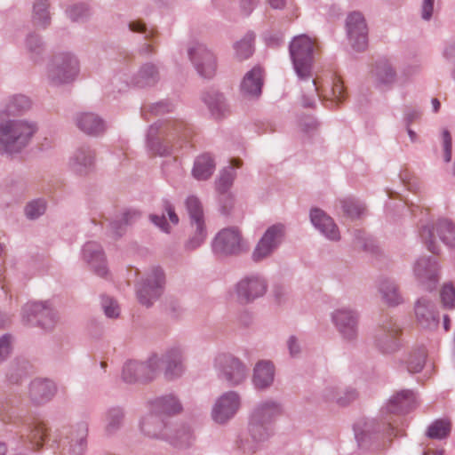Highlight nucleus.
<instances>
[{"label":"nucleus","instance_id":"obj_1","mask_svg":"<svg viewBox=\"0 0 455 455\" xmlns=\"http://www.w3.org/2000/svg\"><path fill=\"white\" fill-rule=\"evenodd\" d=\"M290 58L293 70L301 83L302 104L306 108L314 107L320 99L319 89L313 77L314 44L307 35L293 37L289 45Z\"/></svg>","mask_w":455,"mask_h":455},{"label":"nucleus","instance_id":"obj_2","mask_svg":"<svg viewBox=\"0 0 455 455\" xmlns=\"http://www.w3.org/2000/svg\"><path fill=\"white\" fill-rule=\"evenodd\" d=\"M20 400L16 395H4L0 398V417L4 423L12 424L19 429L20 437L28 448L38 451L48 436V428L43 420L33 418L19 407Z\"/></svg>","mask_w":455,"mask_h":455},{"label":"nucleus","instance_id":"obj_3","mask_svg":"<svg viewBox=\"0 0 455 455\" xmlns=\"http://www.w3.org/2000/svg\"><path fill=\"white\" fill-rule=\"evenodd\" d=\"M416 402L415 394L409 389L401 390L391 396L380 410L381 416L383 417L381 426L378 425L376 427H373V420L366 421L363 427H361L359 423L355 426V437L358 446H363L365 436L372 432L383 431L387 432L389 435H396L397 434L395 433V422L391 415L407 413L414 408Z\"/></svg>","mask_w":455,"mask_h":455},{"label":"nucleus","instance_id":"obj_4","mask_svg":"<svg viewBox=\"0 0 455 455\" xmlns=\"http://www.w3.org/2000/svg\"><path fill=\"white\" fill-rule=\"evenodd\" d=\"M189 132V129L181 121L157 122L148 128L147 147L154 156H167L178 148L180 140L188 137Z\"/></svg>","mask_w":455,"mask_h":455},{"label":"nucleus","instance_id":"obj_5","mask_svg":"<svg viewBox=\"0 0 455 455\" xmlns=\"http://www.w3.org/2000/svg\"><path fill=\"white\" fill-rule=\"evenodd\" d=\"M36 122L25 119L7 120L0 123V153L15 155L20 153L31 142L37 132Z\"/></svg>","mask_w":455,"mask_h":455},{"label":"nucleus","instance_id":"obj_6","mask_svg":"<svg viewBox=\"0 0 455 455\" xmlns=\"http://www.w3.org/2000/svg\"><path fill=\"white\" fill-rule=\"evenodd\" d=\"M88 432L89 425L84 420L63 427L53 435L51 447L59 455H84L87 448Z\"/></svg>","mask_w":455,"mask_h":455},{"label":"nucleus","instance_id":"obj_7","mask_svg":"<svg viewBox=\"0 0 455 455\" xmlns=\"http://www.w3.org/2000/svg\"><path fill=\"white\" fill-rule=\"evenodd\" d=\"M248 436L239 435L235 442L236 450L244 455H252L275 434V425L248 419Z\"/></svg>","mask_w":455,"mask_h":455},{"label":"nucleus","instance_id":"obj_8","mask_svg":"<svg viewBox=\"0 0 455 455\" xmlns=\"http://www.w3.org/2000/svg\"><path fill=\"white\" fill-rule=\"evenodd\" d=\"M78 72V60L70 52H60L53 55L46 68L48 83L53 86L73 82Z\"/></svg>","mask_w":455,"mask_h":455},{"label":"nucleus","instance_id":"obj_9","mask_svg":"<svg viewBox=\"0 0 455 455\" xmlns=\"http://www.w3.org/2000/svg\"><path fill=\"white\" fill-rule=\"evenodd\" d=\"M21 320L26 325L52 331L59 321V315L49 302L32 301L22 307Z\"/></svg>","mask_w":455,"mask_h":455},{"label":"nucleus","instance_id":"obj_10","mask_svg":"<svg viewBox=\"0 0 455 455\" xmlns=\"http://www.w3.org/2000/svg\"><path fill=\"white\" fill-rule=\"evenodd\" d=\"M436 236L449 248H455V226L448 219H439L435 225L427 224L421 227L419 237L428 251L439 252Z\"/></svg>","mask_w":455,"mask_h":455},{"label":"nucleus","instance_id":"obj_11","mask_svg":"<svg viewBox=\"0 0 455 455\" xmlns=\"http://www.w3.org/2000/svg\"><path fill=\"white\" fill-rule=\"evenodd\" d=\"M286 228L282 223L269 226L255 244L251 259L255 263L270 259L279 249L285 239Z\"/></svg>","mask_w":455,"mask_h":455},{"label":"nucleus","instance_id":"obj_12","mask_svg":"<svg viewBox=\"0 0 455 455\" xmlns=\"http://www.w3.org/2000/svg\"><path fill=\"white\" fill-rule=\"evenodd\" d=\"M268 289L267 278L253 272L243 275L234 286V294L240 304L248 305L265 296Z\"/></svg>","mask_w":455,"mask_h":455},{"label":"nucleus","instance_id":"obj_13","mask_svg":"<svg viewBox=\"0 0 455 455\" xmlns=\"http://www.w3.org/2000/svg\"><path fill=\"white\" fill-rule=\"evenodd\" d=\"M165 275L160 267H153L147 276L136 283L139 302L150 307L161 297L164 290Z\"/></svg>","mask_w":455,"mask_h":455},{"label":"nucleus","instance_id":"obj_14","mask_svg":"<svg viewBox=\"0 0 455 455\" xmlns=\"http://www.w3.org/2000/svg\"><path fill=\"white\" fill-rule=\"evenodd\" d=\"M157 354H152L146 361H128L124 363L122 379L127 384H148L158 375Z\"/></svg>","mask_w":455,"mask_h":455},{"label":"nucleus","instance_id":"obj_15","mask_svg":"<svg viewBox=\"0 0 455 455\" xmlns=\"http://www.w3.org/2000/svg\"><path fill=\"white\" fill-rule=\"evenodd\" d=\"M331 321L340 337L347 342H355L359 333V311L350 306H342L331 313Z\"/></svg>","mask_w":455,"mask_h":455},{"label":"nucleus","instance_id":"obj_16","mask_svg":"<svg viewBox=\"0 0 455 455\" xmlns=\"http://www.w3.org/2000/svg\"><path fill=\"white\" fill-rule=\"evenodd\" d=\"M214 368L218 377L231 387L242 384L248 375L245 364L231 354L218 355L214 359Z\"/></svg>","mask_w":455,"mask_h":455},{"label":"nucleus","instance_id":"obj_17","mask_svg":"<svg viewBox=\"0 0 455 455\" xmlns=\"http://www.w3.org/2000/svg\"><path fill=\"white\" fill-rule=\"evenodd\" d=\"M215 253L223 256L240 254L244 249V241L237 227H228L220 230L212 241Z\"/></svg>","mask_w":455,"mask_h":455},{"label":"nucleus","instance_id":"obj_18","mask_svg":"<svg viewBox=\"0 0 455 455\" xmlns=\"http://www.w3.org/2000/svg\"><path fill=\"white\" fill-rule=\"evenodd\" d=\"M240 395L235 391H228L220 395L212 409V419L219 425H226L233 419L241 408Z\"/></svg>","mask_w":455,"mask_h":455},{"label":"nucleus","instance_id":"obj_19","mask_svg":"<svg viewBox=\"0 0 455 455\" xmlns=\"http://www.w3.org/2000/svg\"><path fill=\"white\" fill-rule=\"evenodd\" d=\"M439 264L432 256L418 258L412 267L415 279L423 289L432 291L439 282Z\"/></svg>","mask_w":455,"mask_h":455},{"label":"nucleus","instance_id":"obj_20","mask_svg":"<svg viewBox=\"0 0 455 455\" xmlns=\"http://www.w3.org/2000/svg\"><path fill=\"white\" fill-rule=\"evenodd\" d=\"M172 420L166 417L153 413L148 411L147 414L141 417L139 428L140 433L147 438L158 441H171L172 437L168 435Z\"/></svg>","mask_w":455,"mask_h":455},{"label":"nucleus","instance_id":"obj_21","mask_svg":"<svg viewBox=\"0 0 455 455\" xmlns=\"http://www.w3.org/2000/svg\"><path fill=\"white\" fill-rule=\"evenodd\" d=\"M401 328L396 321L390 319L384 322L378 329L374 344L378 350L385 355L394 354L399 350L401 344L398 334Z\"/></svg>","mask_w":455,"mask_h":455},{"label":"nucleus","instance_id":"obj_22","mask_svg":"<svg viewBox=\"0 0 455 455\" xmlns=\"http://www.w3.org/2000/svg\"><path fill=\"white\" fill-rule=\"evenodd\" d=\"M347 37L351 47L356 52L364 51L368 45V28L360 12H352L346 20Z\"/></svg>","mask_w":455,"mask_h":455},{"label":"nucleus","instance_id":"obj_23","mask_svg":"<svg viewBox=\"0 0 455 455\" xmlns=\"http://www.w3.org/2000/svg\"><path fill=\"white\" fill-rule=\"evenodd\" d=\"M417 323L428 331L435 330L440 323V315L435 301L428 296L419 297L414 304Z\"/></svg>","mask_w":455,"mask_h":455},{"label":"nucleus","instance_id":"obj_24","mask_svg":"<svg viewBox=\"0 0 455 455\" xmlns=\"http://www.w3.org/2000/svg\"><path fill=\"white\" fill-rule=\"evenodd\" d=\"M158 374L163 371L167 380L180 378L183 371V356L179 347H172L164 353L157 354Z\"/></svg>","mask_w":455,"mask_h":455},{"label":"nucleus","instance_id":"obj_25","mask_svg":"<svg viewBox=\"0 0 455 455\" xmlns=\"http://www.w3.org/2000/svg\"><path fill=\"white\" fill-rule=\"evenodd\" d=\"M160 80V72L158 67L153 62H146L140 66L137 73L124 80V84L118 88V91L133 85L139 88H147L155 86Z\"/></svg>","mask_w":455,"mask_h":455},{"label":"nucleus","instance_id":"obj_26","mask_svg":"<svg viewBox=\"0 0 455 455\" xmlns=\"http://www.w3.org/2000/svg\"><path fill=\"white\" fill-rule=\"evenodd\" d=\"M283 413L282 403L273 398H267L258 402L249 413L248 419L260 422L274 424L275 420Z\"/></svg>","mask_w":455,"mask_h":455},{"label":"nucleus","instance_id":"obj_27","mask_svg":"<svg viewBox=\"0 0 455 455\" xmlns=\"http://www.w3.org/2000/svg\"><path fill=\"white\" fill-rule=\"evenodd\" d=\"M312 225L330 241H339V230L333 219L319 208H313L309 213Z\"/></svg>","mask_w":455,"mask_h":455},{"label":"nucleus","instance_id":"obj_28","mask_svg":"<svg viewBox=\"0 0 455 455\" xmlns=\"http://www.w3.org/2000/svg\"><path fill=\"white\" fill-rule=\"evenodd\" d=\"M75 123L80 131L92 137L103 135L108 129L107 123L100 116L92 112L76 114Z\"/></svg>","mask_w":455,"mask_h":455},{"label":"nucleus","instance_id":"obj_29","mask_svg":"<svg viewBox=\"0 0 455 455\" xmlns=\"http://www.w3.org/2000/svg\"><path fill=\"white\" fill-rule=\"evenodd\" d=\"M148 404L149 411L167 419L179 414L182 411L180 400L172 394L157 396L149 400Z\"/></svg>","mask_w":455,"mask_h":455},{"label":"nucleus","instance_id":"obj_30","mask_svg":"<svg viewBox=\"0 0 455 455\" xmlns=\"http://www.w3.org/2000/svg\"><path fill=\"white\" fill-rule=\"evenodd\" d=\"M57 392L55 383L47 379H36L29 384L28 396L36 405L50 402Z\"/></svg>","mask_w":455,"mask_h":455},{"label":"nucleus","instance_id":"obj_31","mask_svg":"<svg viewBox=\"0 0 455 455\" xmlns=\"http://www.w3.org/2000/svg\"><path fill=\"white\" fill-rule=\"evenodd\" d=\"M83 257L99 276L108 274L105 253L101 245L96 242H88L83 247Z\"/></svg>","mask_w":455,"mask_h":455},{"label":"nucleus","instance_id":"obj_32","mask_svg":"<svg viewBox=\"0 0 455 455\" xmlns=\"http://www.w3.org/2000/svg\"><path fill=\"white\" fill-rule=\"evenodd\" d=\"M275 367L270 360H260L253 368L251 382L255 389L266 390L269 388L275 380Z\"/></svg>","mask_w":455,"mask_h":455},{"label":"nucleus","instance_id":"obj_33","mask_svg":"<svg viewBox=\"0 0 455 455\" xmlns=\"http://www.w3.org/2000/svg\"><path fill=\"white\" fill-rule=\"evenodd\" d=\"M262 86L263 71L259 67H253L241 81L240 93L246 99H257L261 94Z\"/></svg>","mask_w":455,"mask_h":455},{"label":"nucleus","instance_id":"obj_34","mask_svg":"<svg viewBox=\"0 0 455 455\" xmlns=\"http://www.w3.org/2000/svg\"><path fill=\"white\" fill-rule=\"evenodd\" d=\"M204 102L214 119L224 118L230 113L226 97L216 89H211L204 93Z\"/></svg>","mask_w":455,"mask_h":455},{"label":"nucleus","instance_id":"obj_35","mask_svg":"<svg viewBox=\"0 0 455 455\" xmlns=\"http://www.w3.org/2000/svg\"><path fill=\"white\" fill-rule=\"evenodd\" d=\"M95 154L89 146L79 147L70 158V168L79 175L87 174L94 165Z\"/></svg>","mask_w":455,"mask_h":455},{"label":"nucleus","instance_id":"obj_36","mask_svg":"<svg viewBox=\"0 0 455 455\" xmlns=\"http://www.w3.org/2000/svg\"><path fill=\"white\" fill-rule=\"evenodd\" d=\"M169 431L171 441L165 443L176 448H188L196 440L190 426L182 421H173Z\"/></svg>","mask_w":455,"mask_h":455},{"label":"nucleus","instance_id":"obj_37","mask_svg":"<svg viewBox=\"0 0 455 455\" xmlns=\"http://www.w3.org/2000/svg\"><path fill=\"white\" fill-rule=\"evenodd\" d=\"M125 410L124 407L115 405L108 408L103 415L104 433L107 436L116 435L124 426Z\"/></svg>","mask_w":455,"mask_h":455},{"label":"nucleus","instance_id":"obj_38","mask_svg":"<svg viewBox=\"0 0 455 455\" xmlns=\"http://www.w3.org/2000/svg\"><path fill=\"white\" fill-rule=\"evenodd\" d=\"M161 207H162V211H163L161 215L151 213V214H149L148 218H149V220L156 227H157L162 232L170 234L172 231V228L166 220L164 212H166L168 214L169 220L173 225H178L180 219H179V216L175 212L173 204L168 199H166V198L162 199Z\"/></svg>","mask_w":455,"mask_h":455},{"label":"nucleus","instance_id":"obj_39","mask_svg":"<svg viewBox=\"0 0 455 455\" xmlns=\"http://www.w3.org/2000/svg\"><path fill=\"white\" fill-rule=\"evenodd\" d=\"M241 164L242 163L240 160L233 159L228 166L220 169L215 180V189L218 194L230 192L236 177L235 167L238 168Z\"/></svg>","mask_w":455,"mask_h":455},{"label":"nucleus","instance_id":"obj_40","mask_svg":"<svg viewBox=\"0 0 455 455\" xmlns=\"http://www.w3.org/2000/svg\"><path fill=\"white\" fill-rule=\"evenodd\" d=\"M379 291L382 299L390 307H395L403 302L398 285L392 279L382 278L379 283Z\"/></svg>","mask_w":455,"mask_h":455},{"label":"nucleus","instance_id":"obj_41","mask_svg":"<svg viewBox=\"0 0 455 455\" xmlns=\"http://www.w3.org/2000/svg\"><path fill=\"white\" fill-rule=\"evenodd\" d=\"M376 85L379 88H390L396 80V72L387 61H379L373 71Z\"/></svg>","mask_w":455,"mask_h":455},{"label":"nucleus","instance_id":"obj_42","mask_svg":"<svg viewBox=\"0 0 455 455\" xmlns=\"http://www.w3.org/2000/svg\"><path fill=\"white\" fill-rule=\"evenodd\" d=\"M32 369L30 363L25 358H16L12 362L7 371V379L12 384H19L27 378Z\"/></svg>","mask_w":455,"mask_h":455},{"label":"nucleus","instance_id":"obj_43","mask_svg":"<svg viewBox=\"0 0 455 455\" xmlns=\"http://www.w3.org/2000/svg\"><path fill=\"white\" fill-rule=\"evenodd\" d=\"M218 69V60L213 51L201 44V77L212 78Z\"/></svg>","mask_w":455,"mask_h":455},{"label":"nucleus","instance_id":"obj_44","mask_svg":"<svg viewBox=\"0 0 455 455\" xmlns=\"http://www.w3.org/2000/svg\"><path fill=\"white\" fill-rule=\"evenodd\" d=\"M141 216L137 210H128L120 219L113 220L109 222V230L116 237H121L125 231V227L136 222Z\"/></svg>","mask_w":455,"mask_h":455},{"label":"nucleus","instance_id":"obj_45","mask_svg":"<svg viewBox=\"0 0 455 455\" xmlns=\"http://www.w3.org/2000/svg\"><path fill=\"white\" fill-rule=\"evenodd\" d=\"M30 107L31 100L29 98L22 94H18L8 100L4 111L8 116H16L28 111Z\"/></svg>","mask_w":455,"mask_h":455},{"label":"nucleus","instance_id":"obj_46","mask_svg":"<svg viewBox=\"0 0 455 455\" xmlns=\"http://www.w3.org/2000/svg\"><path fill=\"white\" fill-rule=\"evenodd\" d=\"M48 0H35L32 20L35 26L46 28L51 23Z\"/></svg>","mask_w":455,"mask_h":455},{"label":"nucleus","instance_id":"obj_47","mask_svg":"<svg viewBox=\"0 0 455 455\" xmlns=\"http://www.w3.org/2000/svg\"><path fill=\"white\" fill-rule=\"evenodd\" d=\"M25 45L28 52L30 55V59L34 62H38L43 59V55L45 51V45L42 40V37L38 34H28L25 41Z\"/></svg>","mask_w":455,"mask_h":455},{"label":"nucleus","instance_id":"obj_48","mask_svg":"<svg viewBox=\"0 0 455 455\" xmlns=\"http://www.w3.org/2000/svg\"><path fill=\"white\" fill-rule=\"evenodd\" d=\"M255 35L253 32H248L244 36L234 45L235 55L239 60H246L253 53V42Z\"/></svg>","mask_w":455,"mask_h":455},{"label":"nucleus","instance_id":"obj_49","mask_svg":"<svg viewBox=\"0 0 455 455\" xmlns=\"http://www.w3.org/2000/svg\"><path fill=\"white\" fill-rule=\"evenodd\" d=\"M427 352L424 347H418L412 350L405 362L406 368L409 372H419L426 362Z\"/></svg>","mask_w":455,"mask_h":455},{"label":"nucleus","instance_id":"obj_50","mask_svg":"<svg viewBox=\"0 0 455 455\" xmlns=\"http://www.w3.org/2000/svg\"><path fill=\"white\" fill-rule=\"evenodd\" d=\"M451 432V423L447 419L435 420L427 428V435L432 439L446 438Z\"/></svg>","mask_w":455,"mask_h":455},{"label":"nucleus","instance_id":"obj_51","mask_svg":"<svg viewBox=\"0 0 455 455\" xmlns=\"http://www.w3.org/2000/svg\"><path fill=\"white\" fill-rule=\"evenodd\" d=\"M67 16L73 22H85L91 16V11L85 4H75L66 10Z\"/></svg>","mask_w":455,"mask_h":455},{"label":"nucleus","instance_id":"obj_52","mask_svg":"<svg viewBox=\"0 0 455 455\" xmlns=\"http://www.w3.org/2000/svg\"><path fill=\"white\" fill-rule=\"evenodd\" d=\"M340 204L345 215L348 218H359L364 212V205L354 198H344L340 200Z\"/></svg>","mask_w":455,"mask_h":455},{"label":"nucleus","instance_id":"obj_53","mask_svg":"<svg viewBox=\"0 0 455 455\" xmlns=\"http://www.w3.org/2000/svg\"><path fill=\"white\" fill-rule=\"evenodd\" d=\"M47 203L44 198H37L28 202L24 209L25 215L28 220H36L44 214Z\"/></svg>","mask_w":455,"mask_h":455},{"label":"nucleus","instance_id":"obj_54","mask_svg":"<svg viewBox=\"0 0 455 455\" xmlns=\"http://www.w3.org/2000/svg\"><path fill=\"white\" fill-rule=\"evenodd\" d=\"M185 208L190 219L191 224H195L196 231H199V198L195 196H189L185 201Z\"/></svg>","mask_w":455,"mask_h":455},{"label":"nucleus","instance_id":"obj_55","mask_svg":"<svg viewBox=\"0 0 455 455\" xmlns=\"http://www.w3.org/2000/svg\"><path fill=\"white\" fill-rule=\"evenodd\" d=\"M216 163L213 156L210 153L201 154V180L209 179L214 172Z\"/></svg>","mask_w":455,"mask_h":455},{"label":"nucleus","instance_id":"obj_56","mask_svg":"<svg viewBox=\"0 0 455 455\" xmlns=\"http://www.w3.org/2000/svg\"><path fill=\"white\" fill-rule=\"evenodd\" d=\"M101 307L108 318H117L120 315V307L117 301L108 295L101 296Z\"/></svg>","mask_w":455,"mask_h":455},{"label":"nucleus","instance_id":"obj_57","mask_svg":"<svg viewBox=\"0 0 455 455\" xmlns=\"http://www.w3.org/2000/svg\"><path fill=\"white\" fill-rule=\"evenodd\" d=\"M340 383L336 379H331L326 382L322 390V397L326 402L336 403V398L340 394Z\"/></svg>","mask_w":455,"mask_h":455},{"label":"nucleus","instance_id":"obj_58","mask_svg":"<svg viewBox=\"0 0 455 455\" xmlns=\"http://www.w3.org/2000/svg\"><path fill=\"white\" fill-rule=\"evenodd\" d=\"M440 298L444 308H455V288L451 283L443 284L441 289Z\"/></svg>","mask_w":455,"mask_h":455},{"label":"nucleus","instance_id":"obj_59","mask_svg":"<svg viewBox=\"0 0 455 455\" xmlns=\"http://www.w3.org/2000/svg\"><path fill=\"white\" fill-rule=\"evenodd\" d=\"M128 28L132 32L143 34L145 40H153L157 35V31L154 29L148 30L146 23L142 20L130 21Z\"/></svg>","mask_w":455,"mask_h":455},{"label":"nucleus","instance_id":"obj_60","mask_svg":"<svg viewBox=\"0 0 455 455\" xmlns=\"http://www.w3.org/2000/svg\"><path fill=\"white\" fill-rule=\"evenodd\" d=\"M421 61L418 58L407 60L401 70L402 76L406 78L413 77L419 75L421 71Z\"/></svg>","mask_w":455,"mask_h":455},{"label":"nucleus","instance_id":"obj_61","mask_svg":"<svg viewBox=\"0 0 455 455\" xmlns=\"http://www.w3.org/2000/svg\"><path fill=\"white\" fill-rule=\"evenodd\" d=\"M441 141L443 151V161L449 163L451 160L452 139L451 132L447 129L442 131Z\"/></svg>","mask_w":455,"mask_h":455},{"label":"nucleus","instance_id":"obj_62","mask_svg":"<svg viewBox=\"0 0 455 455\" xmlns=\"http://www.w3.org/2000/svg\"><path fill=\"white\" fill-rule=\"evenodd\" d=\"M340 394L336 398V403L341 406L347 405L351 402L356 399L357 391L353 387H341L339 389Z\"/></svg>","mask_w":455,"mask_h":455},{"label":"nucleus","instance_id":"obj_63","mask_svg":"<svg viewBox=\"0 0 455 455\" xmlns=\"http://www.w3.org/2000/svg\"><path fill=\"white\" fill-rule=\"evenodd\" d=\"M219 204L220 211L222 214H229L235 204V196L233 193L228 192L225 194H219Z\"/></svg>","mask_w":455,"mask_h":455},{"label":"nucleus","instance_id":"obj_64","mask_svg":"<svg viewBox=\"0 0 455 455\" xmlns=\"http://www.w3.org/2000/svg\"><path fill=\"white\" fill-rule=\"evenodd\" d=\"M12 350V336L4 334L0 337V363L5 361Z\"/></svg>","mask_w":455,"mask_h":455}]
</instances>
